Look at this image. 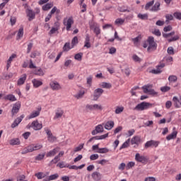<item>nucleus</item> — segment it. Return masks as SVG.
Listing matches in <instances>:
<instances>
[{"instance_id": "nucleus-11", "label": "nucleus", "mask_w": 181, "mask_h": 181, "mask_svg": "<svg viewBox=\"0 0 181 181\" xmlns=\"http://www.w3.org/2000/svg\"><path fill=\"white\" fill-rule=\"evenodd\" d=\"M159 145V142L155 141L153 140L147 141L144 146L146 149H148V148H151V146H153L154 148H157V146Z\"/></svg>"}, {"instance_id": "nucleus-29", "label": "nucleus", "mask_w": 181, "mask_h": 181, "mask_svg": "<svg viewBox=\"0 0 181 181\" xmlns=\"http://www.w3.org/2000/svg\"><path fill=\"white\" fill-rule=\"evenodd\" d=\"M33 83L34 87H35V88L40 87V86H42V84H43V83L42 81H37V79H33Z\"/></svg>"}, {"instance_id": "nucleus-21", "label": "nucleus", "mask_w": 181, "mask_h": 181, "mask_svg": "<svg viewBox=\"0 0 181 181\" xmlns=\"http://www.w3.org/2000/svg\"><path fill=\"white\" fill-rule=\"evenodd\" d=\"M105 129H107L108 131H110V129H112V128H114V121H108L105 124Z\"/></svg>"}, {"instance_id": "nucleus-55", "label": "nucleus", "mask_w": 181, "mask_h": 181, "mask_svg": "<svg viewBox=\"0 0 181 181\" xmlns=\"http://www.w3.org/2000/svg\"><path fill=\"white\" fill-rule=\"evenodd\" d=\"M83 148H84V144H82L79 145L78 147L75 148L74 152H80V151H81Z\"/></svg>"}, {"instance_id": "nucleus-49", "label": "nucleus", "mask_w": 181, "mask_h": 181, "mask_svg": "<svg viewBox=\"0 0 181 181\" xmlns=\"http://www.w3.org/2000/svg\"><path fill=\"white\" fill-rule=\"evenodd\" d=\"M93 110H98L99 111H103V106L101 105L95 104L93 105Z\"/></svg>"}, {"instance_id": "nucleus-48", "label": "nucleus", "mask_w": 181, "mask_h": 181, "mask_svg": "<svg viewBox=\"0 0 181 181\" xmlns=\"http://www.w3.org/2000/svg\"><path fill=\"white\" fill-rule=\"evenodd\" d=\"M94 33H95L96 36H98V35L101 33V29H100V27L95 26L94 28Z\"/></svg>"}, {"instance_id": "nucleus-20", "label": "nucleus", "mask_w": 181, "mask_h": 181, "mask_svg": "<svg viewBox=\"0 0 181 181\" xmlns=\"http://www.w3.org/2000/svg\"><path fill=\"white\" fill-rule=\"evenodd\" d=\"M92 177L93 179H94V180L98 181L101 180V177H103V175L98 172H94L93 173H92Z\"/></svg>"}, {"instance_id": "nucleus-8", "label": "nucleus", "mask_w": 181, "mask_h": 181, "mask_svg": "<svg viewBox=\"0 0 181 181\" xmlns=\"http://www.w3.org/2000/svg\"><path fill=\"white\" fill-rule=\"evenodd\" d=\"M104 93L103 88H97L94 90L93 93V101H97L101 97V95Z\"/></svg>"}, {"instance_id": "nucleus-19", "label": "nucleus", "mask_w": 181, "mask_h": 181, "mask_svg": "<svg viewBox=\"0 0 181 181\" xmlns=\"http://www.w3.org/2000/svg\"><path fill=\"white\" fill-rule=\"evenodd\" d=\"M26 74H23L22 76L17 81L18 86H22L25 84V81H26Z\"/></svg>"}, {"instance_id": "nucleus-36", "label": "nucleus", "mask_w": 181, "mask_h": 181, "mask_svg": "<svg viewBox=\"0 0 181 181\" xmlns=\"http://www.w3.org/2000/svg\"><path fill=\"white\" fill-rule=\"evenodd\" d=\"M78 43V37L75 36L71 40V48L74 47Z\"/></svg>"}, {"instance_id": "nucleus-16", "label": "nucleus", "mask_w": 181, "mask_h": 181, "mask_svg": "<svg viewBox=\"0 0 181 181\" xmlns=\"http://www.w3.org/2000/svg\"><path fill=\"white\" fill-rule=\"evenodd\" d=\"M132 145H139L141 144V137L139 136H134L131 140Z\"/></svg>"}, {"instance_id": "nucleus-1", "label": "nucleus", "mask_w": 181, "mask_h": 181, "mask_svg": "<svg viewBox=\"0 0 181 181\" xmlns=\"http://www.w3.org/2000/svg\"><path fill=\"white\" fill-rule=\"evenodd\" d=\"M143 47H144V49H146V47H148L147 51L148 52H153V50H156L158 45L156 44V42H155V38L152 36H149L147 39V42L144 43Z\"/></svg>"}, {"instance_id": "nucleus-39", "label": "nucleus", "mask_w": 181, "mask_h": 181, "mask_svg": "<svg viewBox=\"0 0 181 181\" xmlns=\"http://www.w3.org/2000/svg\"><path fill=\"white\" fill-rule=\"evenodd\" d=\"M102 87L103 88H111V87H112V85H111V83H110L103 82Z\"/></svg>"}, {"instance_id": "nucleus-60", "label": "nucleus", "mask_w": 181, "mask_h": 181, "mask_svg": "<svg viewBox=\"0 0 181 181\" xmlns=\"http://www.w3.org/2000/svg\"><path fill=\"white\" fill-rule=\"evenodd\" d=\"M34 74H35L36 76H43V71H42L40 69H38L37 71H35L34 72Z\"/></svg>"}, {"instance_id": "nucleus-7", "label": "nucleus", "mask_w": 181, "mask_h": 181, "mask_svg": "<svg viewBox=\"0 0 181 181\" xmlns=\"http://www.w3.org/2000/svg\"><path fill=\"white\" fill-rule=\"evenodd\" d=\"M135 160L140 162L141 163H146L148 162V158L144 156H141L139 153L135 155Z\"/></svg>"}, {"instance_id": "nucleus-17", "label": "nucleus", "mask_w": 181, "mask_h": 181, "mask_svg": "<svg viewBox=\"0 0 181 181\" xmlns=\"http://www.w3.org/2000/svg\"><path fill=\"white\" fill-rule=\"evenodd\" d=\"M30 148H31V152H33L34 151H39V149H42L43 146L39 144H30Z\"/></svg>"}, {"instance_id": "nucleus-12", "label": "nucleus", "mask_w": 181, "mask_h": 181, "mask_svg": "<svg viewBox=\"0 0 181 181\" xmlns=\"http://www.w3.org/2000/svg\"><path fill=\"white\" fill-rule=\"evenodd\" d=\"M25 118V115H22L21 117H17L11 124V128H16L19 125L20 122H22V119Z\"/></svg>"}, {"instance_id": "nucleus-4", "label": "nucleus", "mask_w": 181, "mask_h": 181, "mask_svg": "<svg viewBox=\"0 0 181 181\" xmlns=\"http://www.w3.org/2000/svg\"><path fill=\"white\" fill-rule=\"evenodd\" d=\"M28 129H30V128H33L34 131H40L42 128H43V125L40 123H39V121L35 120L32 122V124H28L27 126Z\"/></svg>"}, {"instance_id": "nucleus-33", "label": "nucleus", "mask_w": 181, "mask_h": 181, "mask_svg": "<svg viewBox=\"0 0 181 181\" xmlns=\"http://www.w3.org/2000/svg\"><path fill=\"white\" fill-rule=\"evenodd\" d=\"M29 152H32V148H30V145L24 148L23 150L22 151L21 153H22V155H25L26 153H29Z\"/></svg>"}, {"instance_id": "nucleus-23", "label": "nucleus", "mask_w": 181, "mask_h": 181, "mask_svg": "<svg viewBox=\"0 0 181 181\" xmlns=\"http://www.w3.org/2000/svg\"><path fill=\"white\" fill-rule=\"evenodd\" d=\"M173 101L175 103V105L177 108H179L180 107V98H177V97L174 96L173 98Z\"/></svg>"}, {"instance_id": "nucleus-26", "label": "nucleus", "mask_w": 181, "mask_h": 181, "mask_svg": "<svg viewBox=\"0 0 181 181\" xmlns=\"http://www.w3.org/2000/svg\"><path fill=\"white\" fill-rule=\"evenodd\" d=\"M57 177H59V174H57V173L49 175V176L48 175V176H47L46 181L56 180V179H57Z\"/></svg>"}, {"instance_id": "nucleus-37", "label": "nucleus", "mask_w": 181, "mask_h": 181, "mask_svg": "<svg viewBox=\"0 0 181 181\" xmlns=\"http://www.w3.org/2000/svg\"><path fill=\"white\" fill-rule=\"evenodd\" d=\"M129 142H131V139H127L120 147V150L121 149H125V148H128V146H129Z\"/></svg>"}, {"instance_id": "nucleus-38", "label": "nucleus", "mask_w": 181, "mask_h": 181, "mask_svg": "<svg viewBox=\"0 0 181 181\" xmlns=\"http://www.w3.org/2000/svg\"><path fill=\"white\" fill-rule=\"evenodd\" d=\"M109 150L107 148H98V150L96 151L97 153H108Z\"/></svg>"}, {"instance_id": "nucleus-59", "label": "nucleus", "mask_w": 181, "mask_h": 181, "mask_svg": "<svg viewBox=\"0 0 181 181\" xmlns=\"http://www.w3.org/2000/svg\"><path fill=\"white\" fill-rule=\"evenodd\" d=\"M99 156L98 154H92L90 156V160H96V159H98Z\"/></svg>"}, {"instance_id": "nucleus-14", "label": "nucleus", "mask_w": 181, "mask_h": 181, "mask_svg": "<svg viewBox=\"0 0 181 181\" xmlns=\"http://www.w3.org/2000/svg\"><path fill=\"white\" fill-rule=\"evenodd\" d=\"M52 90H60L62 88V86H60V84L57 83V81H52L49 84Z\"/></svg>"}, {"instance_id": "nucleus-24", "label": "nucleus", "mask_w": 181, "mask_h": 181, "mask_svg": "<svg viewBox=\"0 0 181 181\" xmlns=\"http://www.w3.org/2000/svg\"><path fill=\"white\" fill-rule=\"evenodd\" d=\"M40 110H41V108L39 109V110H37V111L33 112L30 114V117H29V119H32V118H36V117H39V115L40 114Z\"/></svg>"}, {"instance_id": "nucleus-57", "label": "nucleus", "mask_w": 181, "mask_h": 181, "mask_svg": "<svg viewBox=\"0 0 181 181\" xmlns=\"http://www.w3.org/2000/svg\"><path fill=\"white\" fill-rule=\"evenodd\" d=\"M36 56H40V53H39L37 51H35V52L31 53L30 57L32 59H35L36 57Z\"/></svg>"}, {"instance_id": "nucleus-44", "label": "nucleus", "mask_w": 181, "mask_h": 181, "mask_svg": "<svg viewBox=\"0 0 181 181\" xmlns=\"http://www.w3.org/2000/svg\"><path fill=\"white\" fill-rule=\"evenodd\" d=\"M19 39H21V37H23V27H21L18 32V35H17Z\"/></svg>"}, {"instance_id": "nucleus-27", "label": "nucleus", "mask_w": 181, "mask_h": 181, "mask_svg": "<svg viewBox=\"0 0 181 181\" xmlns=\"http://www.w3.org/2000/svg\"><path fill=\"white\" fill-rule=\"evenodd\" d=\"M63 114H64V112L62 110H57V112L55 114L54 119L57 118H62L63 117Z\"/></svg>"}, {"instance_id": "nucleus-50", "label": "nucleus", "mask_w": 181, "mask_h": 181, "mask_svg": "<svg viewBox=\"0 0 181 181\" xmlns=\"http://www.w3.org/2000/svg\"><path fill=\"white\" fill-rule=\"evenodd\" d=\"M167 52L168 54H171V55L175 54V49H173V47H169L167 49Z\"/></svg>"}, {"instance_id": "nucleus-42", "label": "nucleus", "mask_w": 181, "mask_h": 181, "mask_svg": "<svg viewBox=\"0 0 181 181\" xmlns=\"http://www.w3.org/2000/svg\"><path fill=\"white\" fill-rule=\"evenodd\" d=\"M154 4H155L154 0H152L151 1H149L148 3H147L145 6L146 11H148V9H149V8H151V6H152Z\"/></svg>"}, {"instance_id": "nucleus-45", "label": "nucleus", "mask_w": 181, "mask_h": 181, "mask_svg": "<svg viewBox=\"0 0 181 181\" xmlns=\"http://www.w3.org/2000/svg\"><path fill=\"white\" fill-rule=\"evenodd\" d=\"M45 155H46L45 153H44L42 154H39L38 156H37L35 157V160H42V159H44Z\"/></svg>"}, {"instance_id": "nucleus-53", "label": "nucleus", "mask_w": 181, "mask_h": 181, "mask_svg": "<svg viewBox=\"0 0 181 181\" xmlns=\"http://www.w3.org/2000/svg\"><path fill=\"white\" fill-rule=\"evenodd\" d=\"M57 30H59V28L57 27L56 28H52L50 31L49 32V35H54V33H56V32H57Z\"/></svg>"}, {"instance_id": "nucleus-5", "label": "nucleus", "mask_w": 181, "mask_h": 181, "mask_svg": "<svg viewBox=\"0 0 181 181\" xmlns=\"http://www.w3.org/2000/svg\"><path fill=\"white\" fill-rule=\"evenodd\" d=\"M63 23L64 26H66V30H70V29H71V25L74 23V20L73 19V16L69 17L68 19L67 18H64Z\"/></svg>"}, {"instance_id": "nucleus-13", "label": "nucleus", "mask_w": 181, "mask_h": 181, "mask_svg": "<svg viewBox=\"0 0 181 181\" xmlns=\"http://www.w3.org/2000/svg\"><path fill=\"white\" fill-rule=\"evenodd\" d=\"M101 132H104V127L99 124L95 127V129L93 130L91 134L92 135H97V134H100Z\"/></svg>"}, {"instance_id": "nucleus-40", "label": "nucleus", "mask_w": 181, "mask_h": 181, "mask_svg": "<svg viewBox=\"0 0 181 181\" xmlns=\"http://www.w3.org/2000/svg\"><path fill=\"white\" fill-rule=\"evenodd\" d=\"M124 22H125L124 19L122 18H117L115 21V25H124Z\"/></svg>"}, {"instance_id": "nucleus-2", "label": "nucleus", "mask_w": 181, "mask_h": 181, "mask_svg": "<svg viewBox=\"0 0 181 181\" xmlns=\"http://www.w3.org/2000/svg\"><path fill=\"white\" fill-rule=\"evenodd\" d=\"M174 35H175V31H173L170 33H163V37H165L166 39H168V42H169V43L172 42H176V40H179L180 37L179 35H175V36Z\"/></svg>"}, {"instance_id": "nucleus-46", "label": "nucleus", "mask_w": 181, "mask_h": 181, "mask_svg": "<svg viewBox=\"0 0 181 181\" xmlns=\"http://www.w3.org/2000/svg\"><path fill=\"white\" fill-rule=\"evenodd\" d=\"M170 90V87L169 86H163L160 88V91H162V93H168V91Z\"/></svg>"}, {"instance_id": "nucleus-28", "label": "nucleus", "mask_w": 181, "mask_h": 181, "mask_svg": "<svg viewBox=\"0 0 181 181\" xmlns=\"http://www.w3.org/2000/svg\"><path fill=\"white\" fill-rule=\"evenodd\" d=\"M10 145H21V141L19 139H13L9 141Z\"/></svg>"}, {"instance_id": "nucleus-47", "label": "nucleus", "mask_w": 181, "mask_h": 181, "mask_svg": "<svg viewBox=\"0 0 181 181\" xmlns=\"http://www.w3.org/2000/svg\"><path fill=\"white\" fill-rule=\"evenodd\" d=\"M159 9V3H156L155 5L151 8L152 12H156Z\"/></svg>"}, {"instance_id": "nucleus-35", "label": "nucleus", "mask_w": 181, "mask_h": 181, "mask_svg": "<svg viewBox=\"0 0 181 181\" xmlns=\"http://www.w3.org/2000/svg\"><path fill=\"white\" fill-rule=\"evenodd\" d=\"M70 49H72L71 47H70V42H66L63 47V52H69Z\"/></svg>"}, {"instance_id": "nucleus-10", "label": "nucleus", "mask_w": 181, "mask_h": 181, "mask_svg": "<svg viewBox=\"0 0 181 181\" xmlns=\"http://www.w3.org/2000/svg\"><path fill=\"white\" fill-rule=\"evenodd\" d=\"M49 175H50V173L49 172H39L35 174V176L37 178V179H47V177L49 176Z\"/></svg>"}, {"instance_id": "nucleus-15", "label": "nucleus", "mask_w": 181, "mask_h": 181, "mask_svg": "<svg viewBox=\"0 0 181 181\" xmlns=\"http://www.w3.org/2000/svg\"><path fill=\"white\" fill-rule=\"evenodd\" d=\"M27 16H28V21L30 22L31 21H33V19H35V12H33V11H32L31 9H27Z\"/></svg>"}, {"instance_id": "nucleus-51", "label": "nucleus", "mask_w": 181, "mask_h": 181, "mask_svg": "<svg viewBox=\"0 0 181 181\" xmlns=\"http://www.w3.org/2000/svg\"><path fill=\"white\" fill-rule=\"evenodd\" d=\"M141 39H142V36L139 35L135 38H132V42H134V45L138 43V42H139L141 40Z\"/></svg>"}, {"instance_id": "nucleus-9", "label": "nucleus", "mask_w": 181, "mask_h": 181, "mask_svg": "<svg viewBox=\"0 0 181 181\" xmlns=\"http://www.w3.org/2000/svg\"><path fill=\"white\" fill-rule=\"evenodd\" d=\"M142 89L145 94H155V90L152 89V85H146L142 87Z\"/></svg>"}, {"instance_id": "nucleus-30", "label": "nucleus", "mask_w": 181, "mask_h": 181, "mask_svg": "<svg viewBox=\"0 0 181 181\" xmlns=\"http://www.w3.org/2000/svg\"><path fill=\"white\" fill-rule=\"evenodd\" d=\"M51 8H53V3H47L46 5L42 6V9L44 11H49Z\"/></svg>"}, {"instance_id": "nucleus-32", "label": "nucleus", "mask_w": 181, "mask_h": 181, "mask_svg": "<svg viewBox=\"0 0 181 181\" xmlns=\"http://www.w3.org/2000/svg\"><path fill=\"white\" fill-rule=\"evenodd\" d=\"M168 81L170 83H176L177 81V76L175 75H171L168 77Z\"/></svg>"}, {"instance_id": "nucleus-25", "label": "nucleus", "mask_w": 181, "mask_h": 181, "mask_svg": "<svg viewBox=\"0 0 181 181\" xmlns=\"http://www.w3.org/2000/svg\"><path fill=\"white\" fill-rule=\"evenodd\" d=\"M4 100H8V101H16V98L15 97V95H12V94H9L6 95L4 98Z\"/></svg>"}, {"instance_id": "nucleus-64", "label": "nucleus", "mask_w": 181, "mask_h": 181, "mask_svg": "<svg viewBox=\"0 0 181 181\" xmlns=\"http://www.w3.org/2000/svg\"><path fill=\"white\" fill-rule=\"evenodd\" d=\"M174 16L176 19H179L180 21L181 20V13H175Z\"/></svg>"}, {"instance_id": "nucleus-22", "label": "nucleus", "mask_w": 181, "mask_h": 181, "mask_svg": "<svg viewBox=\"0 0 181 181\" xmlns=\"http://www.w3.org/2000/svg\"><path fill=\"white\" fill-rule=\"evenodd\" d=\"M177 136V132L174 131L172 132V134L167 136L166 139L167 141H170L171 139H175Z\"/></svg>"}, {"instance_id": "nucleus-34", "label": "nucleus", "mask_w": 181, "mask_h": 181, "mask_svg": "<svg viewBox=\"0 0 181 181\" xmlns=\"http://www.w3.org/2000/svg\"><path fill=\"white\" fill-rule=\"evenodd\" d=\"M75 60H78V62H81L83 59V52H79L78 54H76L74 56Z\"/></svg>"}, {"instance_id": "nucleus-52", "label": "nucleus", "mask_w": 181, "mask_h": 181, "mask_svg": "<svg viewBox=\"0 0 181 181\" xmlns=\"http://www.w3.org/2000/svg\"><path fill=\"white\" fill-rule=\"evenodd\" d=\"M124 111V107H117L115 110V114H121Z\"/></svg>"}, {"instance_id": "nucleus-3", "label": "nucleus", "mask_w": 181, "mask_h": 181, "mask_svg": "<svg viewBox=\"0 0 181 181\" xmlns=\"http://www.w3.org/2000/svg\"><path fill=\"white\" fill-rule=\"evenodd\" d=\"M150 107H152V105L147 102H142L140 104H138L135 107L134 110L136 111H144V110H148V108H150Z\"/></svg>"}, {"instance_id": "nucleus-31", "label": "nucleus", "mask_w": 181, "mask_h": 181, "mask_svg": "<svg viewBox=\"0 0 181 181\" xmlns=\"http://www.w3.org/2000/svg\"><path fill=\"white\" fill-rule=\"evenodd\" d=\"M84 94H86L84 90H80L76 95H74V97L78 100L80 98H83V95H84Z\"/></svg>"}, {"instance_id": "nucleus-41", "label": "nucleus", "mask_w": 181, "mask_h": 181, "mask_svg": "<svg viewBox=\"0 0 181 181\" xmlns=\"http://www.w3.org/2000/svg\"><path fill=\"white\" fill-rule=\"evenodd\" d=\"M138 18L139 19H141L142 21H146L148 20V14H138Z\"/></svg>"}, {"instance_id": "nucleus-18", "label": "nucleus", "mask_w": 181, "mask_h": 181, "mask_svg": "<svg viewBox=\"0 0 181 181\" xmlns=\"http://www.w3.org/2000/svg\"><path fill=\"white\" fill-rule=\"evenodd\" d=\"M59 151H60V148L59 147L54 148L52 151H50L47 153V158L54 156V155H56V153H57V152H59Z\"/></svg>"}, {"instance_id": "nucleus-56", "label": "nucleus", "mask_w": 181, "mask_h": 181, "mask_svg": "<svg viewBox=\"0 0 181 181\" xmlns=\"http://www.w3.org/2000/svg\"><path fill=\"white\" fill-rule=\"evenodd\" d=\"M165 18H166L165 22L167 23H169V21H173V16L172 15L168 14L165 16Z\"/></svg>"}, {"instance_id": "nucleus-62", "label": "nucleus", "mask_w": 181, "mask_h": 181, "mask_svg": "<svg viewBox=\"0 0 181 181\" xmlns=\"http://www.w3.org/2000/svg\"><path fill=\"white\" fill-rule=\"evenodd\" d=\"M144 181H156V178L153 177H147L145 178Z\"/></svg>"}, {"instance_id": "nucleus-61", "label": "nucleus", "mask_w": 181, "mask_h": 181, "mask_svg": "<svg viewBox=\"0 0 181 181\" xmlns=\"http://www.w3.org/2000/svg\"><path fill=\"white\" fill-rule=\"evenodd\" d=\"M125 166H127L125 163H122L118 167L119 170H124L125 169Z\"/></svg>"}, {"instance_id": "nucleus-43", "label": "nucleus", "mask_w": 181, "mask_h": 181, "mask_svg": "<svg viewBox=\"0 0 181 181\" xmlns=\"http://www.w3.org/2000/svg\"><path fill=\"white\" fill-rule=\"evenodd\" d=\"M149 73H151L152 74H159V65L156 66V69L150 70Z\"/></svg>"}, {"instance_id": "nucleus-6", "label": "nucleus", "mask_w": 181, "mask_h": 181, "mask_svg": "<svg viewBox=\"0 0 181 181\" xmlns=\"http://www.w3.org/2000/svg\"><path fill=\"white\" fill-rule=\"evenodd\" d=\"M21 110V102L16 103L11 110V117H15Z\"/></svg>"}, {"instance_id": "nucleus-58", "label": "nucleus", "mask_w": 181, "mask_h": 181, "mask_svg": "<svg viewBox=\"0 0 181 181\" xmlns=\"http://www.w3.org/2000/svg\"><path fill=\"white\" fill-rule=\"evenodd\" d=\"M25 179H26V176H25V175H21L17 177V181H26Z\"/></svg>"}, {"instance_id": "nucleus-63", "label": "nucleus", "mask_w": 181, "mask_h": 181, "mask_svg": "<svg viewBox=\"0 0 181 181\" xmlns=\"http://www.w3.org/2000/svg\"><path fill=\"white\" fill-rule=\"evenodd\" d=\"M172 30V26L168 25L163 28L164 32H170Z\"/></svg>"}, {"instance_id": "nucleus-54", "label": "nucleus", "mask_w": 181, "mask_h": 181, "mask_svg": "<svg viewBox=\"0 0 181 181\" xmlns=\"http://www.w3.org/2000/svg\"><path fill=\"white\" fill-rule=\"evenodd\" d=\"M48 141L49 142H54V141H56V139H57V138L54 136L51 135L49 136H47Z\"/></svg>"}]
</instances>
